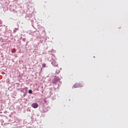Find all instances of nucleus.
<instances>
[{"mask_svg": "<svg viewBox=\"0 0 128 128\" xmlns=\"http://www.w3.org/2000/svg\"><path fill=\"white\" fill-rule=\"evenodd\" d=\"M34 11V10L33 9V8H29V10H26L25 14V18H26V20H31V22H32V26H33V27H34L33 24L34 20L33 18Z\"/></svg>", "mask_w": 128, "mask_h": 128, "instance_id": "f257e3e1", "label": "nucleus"}, {"mask_svg": "<svg viewBox=\"0 0 128 128\" xmlns=\"http://www.w3.org/2000/svg\"><path fill=\"white\" fill-rule=\"evenodd\" d=\"M48 60L52 62V64L54 66H58V63L56 62V59L54 56V54H51L48 58Z\"/></svg>", "mask_w": 128, "mask_h": 128, "instance_id": "f03ea898", "label": "nucleus"}, {"mask_svg": "<svg viewBox=\"0 0 128 128\" xmlns=\"http://www.w3.org/2000/svg\"><path fill=\"white\" fill-rule=\"evenodd\" d=\"M40 30L39 31H32L30 30L28 31V34H32L33 36H35V38H42V35L40 33Z\"/></svg>", "mask_w": 128, "mask_h": 128, "instance_id": "7ed1b4c3", "label": "nucleus"}, {"mask_svg": "<svg viewBox=\"0 0 128 128\" xmlns=\"http://www.w3.org/2000/svg\"><path fill=\"white\" fill-rule=\"evenodd\" d=\"M60 77H56L55 78H54V80H52V83H54V84H56L58 82V80H60Z\"/></svg>", "mask_w": 128, "mask_h": 128, "instance_id": "20e7f679", "label": "nucleus"}, {"mask_svg": "<svg viewBox=\"0 0 128 128\" xmlns=\"http://www.w3.org/2000/svg\"><path fill=\"white\" fill-rule=\"evenodd\" d=\"M73 87H74V88H77L78 87H82V84H74Z\"/></svg>", "mask_w": 128, "mask_h": 128, "instance_id": "39448f33", "label": "nucleus"}, {"mask_svg": "<svg viewBox=\"0 0 128 128\" xmlns=\"http://www.w3.org/2000/svg\"><path fill=\"white\" fill-rule=\"evenodd\" d=\"M32 106L34 108H38V104L37 102H34L33 104H32Z\"/></svg>", "mask_w": 128, "mask_h": 128, "instance_id": "423d86ee", "label": "nucleus"}, {"mask_svg": "<svg viewBox=\"0 0 128 128\" xmlns=\"http://www.w3.org/2000/svg\"><path fill=\"white\" fill-rule=\"evenodd\" d=\"M28 90V87H24V88H22L21 90V92H24H24H27Z\"/></svg>", "mask_w": 128, "mask_h": 128, "instance_id": "0eeeda50", "label": "nucleus"}, {"mask_svg": "<svg viewBox=\"0 0 128 128\" xmlns=\"http://www.w3.org/2000/svg\"><path fill=\"white\" fill-rule=\"evenodd\" d=\"M48 110V108H42V111L44 112H47Z\"/></svg>", "mask_w": 128, "mask_h": 128, "instance_id": "6e6552de", "label": "nucleus"}, {"mask_svg": "<svg viewBox=\"0 0 128 128\" xmlns=\"http://www.w3.org/2000/svg\"><path fill=\"white\" fill-rule=\"evenodd\" d=\"M18 30H19L18 27V28H14V32H16V31H18Z\"/></svg>", "mask_w": 128, "mask_h": 128, "instance_id": "1a4fd4ad", "label": "nucleus"}, {"mask_svg": "<svg viewBox=\"0 0 128 128\" xmlns=\"http://www.w3.org/2000/svg\"><path fill=\"white\" fill-rule=\"evenodd\" d=\"M28 92H29V94H32V90H29Z\"/></svg>", "mask_w": 128, "mask_h": 128, "instance_id": "9d476101", "label": "nucleus"}, {"mask_svg": "<svg viewBox=\"0 0 128 128\" xmlns=\"http://www.w3.org/2000/svg\"><path fill=\"white\" fill-rule=\"evenodd\" d=\"M56 73H60V70H56Z\"/></svg>", "mask_w": 128, "mask_h": 128, "instance_id": "9b49d317", "label": "nucleus"}, {"mask_svg": "<svg viewBox=\"0 0 128 128\" xmlns=\"http://www.w3.org/2000/svg\"><path fill=\"white\" fill-rule=\"evenodd\" d=\"M26 92H24V97H25L26 96Z\"/></svg>", "mask_w": 128, "mask_h": 128, "instance_id": "f8f14e48", "label": "nucleus"}, {"mask_svg": "<svg viewBox=\"0 0 128 128\" xmlns=\"http://www.w3.org/2000/svg\"><path fill=\"white\" fill-rule=\"evenodd\" d=\"M46 66V64H42V66Z\"/></svg>", "mask_w": 128, "mask_h": 128, "instance_id": "ddd939ff", "label": "nucleus"}, {"mask_svg": "<svg viewBox=\"0 0 128 128\" xmlns=\"http://www.w3.org/2000/svg\"><path fill=\"white\" fill-rule=\"evenodd\" d=\"M26 38H23V41H26Z\"/></svg>", "mask_w": 128, "mask_h": 128, "instance_id": "4468645a", "label": "nucleus"}, {"mask_svg": "<svg viewBox=\"0 0 128 128\" xmlns=\"http://www.w3.org/2000/svg\"><path fill=\"white\" fill-rule=\"evenodd\" d=\"M36 116H40L39 114H38L36 115Z\"/></svg>", "mask_w": 128, "mask_h": 128, "instance_id": "2eb2a0df", "label": "nucleus"}, {"mask_svg": "<svg viewBox=\"0 0 128 128\" xmlns=\"http://www.w3.org/2000/svg\"><path fill=\"white\" fill-rule=\"evenodd\" d=\"M2 94V92H1V91H0V94Z\"/></svg>", "mask_w": 128, "mask_h": 128, "instance_id": "dca6fc26", "label": "nucleus"}, {"mask_svg": "<svg viewBox=\"0 0 128 128\" xmlns=\"http://www.w3.org/2000/svg\"><path fill=\"white\" fill-rule=\"evenodd\" d=\"M14 128H16V127H14ZM20 128H21V127Z\"/></svg>", "mask_w": 128, "mask_h": 128, "instance_id": "f3484780", "label": "nucleus"}, {"mask_svg": "<svg viewBox=\"0 0 128 128\" xmlns=\"http://www.w3.org/2000/svg\"><path fill=\"white\" fill-rule=\"evenodd\" d=\"M45 102H46V100H45Z\"/></svg>", "mask_w": 128, "mask_h": 128, "instance_id": "a211bd4d", "label": "nucleus"}, {"mask_svg": "<svg viewBox=\"0 0 128 128\" xmlns=\"http://www.w3.org/2000/svg\"><path fill=\"white\" fill-rule=\"evenodd\" d=\"M36 128H37V127Z\"/></svg>", "mask_w": 128, "mask_h": 128, "instance_id": "6ab92c4d", "label": "nucleus"}]
</instances>
